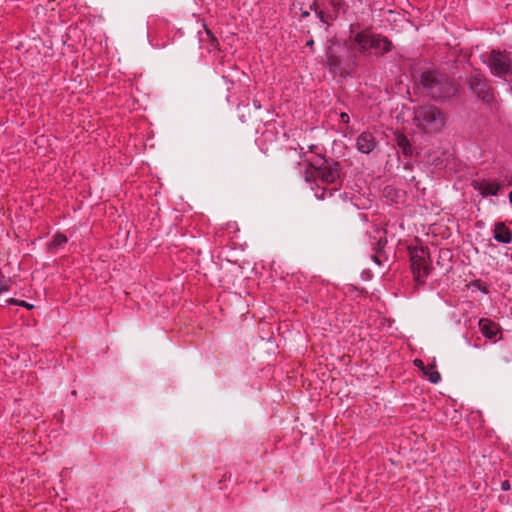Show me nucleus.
I'll list each match as a JSON object with an SVG mask.
<instances>
[{
    "instance_id": "obj_13",
    "label": "nucleus",
    "mask_w": 512,
    "mask_h": 512,
    "mask_svg": "<svg viewBox=\"0 0 512 512\" xmlns=\"http://www.w3.org/2000/svg\"><path fill=\"white\" fill-rule=\"evenodd\" d=\"M67 242L68 238L64 234L57 233L53 236L52 241L48 245L49 250L52 253H56L58 250L62 249Z\"/></svg>"
},
{
    "instance_id": "obj_2",
    "label": "nucleus",
    "mask_w": 512,
    "mask_h": 512,
    "mask_svg": "<svg viewBox=\"0 0 512 512\" xmlns=\"http://www.w3.org/2000/svg\"><path fill=\"white\" fill-rule=\"evenodd\" d=\"M350 40L358 47L361 54H373L380 57L393 49V44L387 37L369 30L352 34Z\"/></svg>"
},
{
    "instance_id": "obj_10",
    "label": "nucleus",
    "mask_w": 512,
    "mask_h": 512,
    "mask_svg": "<svg viewBox=\"0 0 512 512\" xmlns=\"http://www.w3.org/2000/svg\"><path fill=\"white\" fill-rule=\"evenodd\" d=\"M377 146L374 135L369 131L362 132L356 139V148L360 153L369 154Z\"/></svg>"
},
{
    "instance_id": "obj_19",
    "label": "nucleus",
    "mask_w": 512,
    "mask_h": 512,
    "mask_svg": "<svg viewBox=\"0 0 512 512\" xmlns=\"http://www.w3.org/2000/svg\"><path fill=\"white\" fill-rule=\"evenodd\" d=\"M8 289H9V288H8L7 283H6V282H4V281H1V282H0V294H2V293H4V292L8 291Z\"/></svg>"
},
{
    "instance_id": "obj_15",
    "label": "nucleus",
    "mask_w": 512,
    "mask_h": 512,
    "mask_svg": "<svg viewBox=\"0 0 512 512\" xmlns=\"http://www.w3.org/2000/svg\"><path fill=\"white\" fill-rule=\"evenodd\" d=\"M425 375L428 376L429 381L433 384H437L441 380L440 373L433 370V368H430L429 371H425Z\"/></svg>"
},
{
    "instance_id": "obj_11",
    "label": "nucleus",
    "mask_w": 512,
    "mask_h": 512,
    "mask_svg": "<svg viewBox=\"0 0 512 512\" xmlns=\"http://www.w3.org/2000/svg\"><path fill=\"white\" fill-rule=\"evenodd\" d=\"M478 325L482 335L490 340L495 339L500 332L499 325L487 318L480 319Z\"/></svg>"
},
{
    "instance_id": "obj_1",
    "label": "nucleus",
    "mask_w": 512,
    "mask_h": 512,
    "mask_svg": "<svg viewBox=\"0 0 512 512\" xmlns=\"http://www.w3.org/2000/svg\"><path fill=\"white\" fill-rule=\"evenodd\" d=\"M342 168L339 162L322 159L319 166L308 165L304 171V179L315 191L318 200L332 196L342 185Z\"/></svg>"
},
{
    "instance_id": "obj_26",
    "label": "nucleus",
    "mask_w": 512,
    "mask_h": 512,
    "mask_svg": "<svg viewBox=\"0 0 512 512\" xmlns=\"http://www.w3.org/2000/svg\"><path fill=\"white\" fill-rule=\"evenodd\" d=\"M509 201H510V203L512 205V191L509 193Z\"/></svg>"
},
{
    "instance_id": "obj_3",
    "label": "nucleus",
    "mask_w": 512,
    "mask_h": 512,
    "mask_svg": "<svg viewBox=\"0 0 512 512\" xmlns=\"http://www.w3.org/2000/svg\"><path fill=\"white\" fill-rule=\"evenodd\" d=\"M413 122L424 133H436L445 126L446 116L434 105H420L414 109Z\"/></svg>"
},
{
    "instance_id": "obj_16",
    "label": "nucleus",
    "mask_w": 512,
    "mask_h": 512,
    "mask_svg": "<svg viewBox=\"0 0 512 512\" xmlns=\"http://www.w3.org/2000/svg\"><path fill=\"white\" fill-rule=\"evenodd\" d=\"M6 302H7V304H14V305L25 307L28 310H31V309L34 308L33 304H29V303H27V302H25L23 300H16L14 298L8 299Z\"/></svg>"
},
{
    "instance_id": "obj_22",
    "label": "nucleus",
    "mask_w": 512,
    "mask_h": 512,
    "mask_svg": "<svg viewBox=\"0 0 512 512\" xmlns=\"http://www.w3.org/2000/svg\"><path fill=\"white\" fill-rule=\"evenodd\" d=\"M253 106H254V108H255V109H257V110H258V109H260V108H261L260 101H258V100H256V99H255V100H253Z\"/></svg>"
},
{
    "instance_id": "obj_17",
    "label": "nucleus",
    "mask_w": 512,
    "mask_h": 512,
    "mask_svg": "<svg viewBox=\"0 0 512 512\" xmlns=\"http://www.w3.org/2000/svg\"><path fill=\"white\" fill-rule=\"evenodd\" d=\"M502 183H503V186L504 185L512 186V175H508V174L505 175Z\"/></svg>"
},
{
    "instance_id": "obj_21",
    "label": "nucleus",
    "mask_w": 512,
    "mask_h": 512,
    "mask_svg": "<svg viewBox=\"0 0 512 512\" xmlns=\"http://www.w3.org/2000/svg\"><path fill=\"white\" fill-rule=\"evenodd\" d=\"M464 340L468 346H471L473 348H479V346L477 344H473V342H471L467 336H464Z\"/></svg>"
},
{
    "instance_id": "obj_4",
    "label": "nucleus",
    "mask_w": 512,
    "mask_h": 512,
    "mask_svg": "<svg viewBox=\"0 0 512 512\" xmlns=\"http://www.w3.org/2000/svg\"><path fill=\"white\" fill-rule=\"evenodd\" d=\"M421 84L427 95L433 99L448 98L456 93L453 82L434 71L424 72L421 76Z\"/></svg>"
},
{
    "instance_id": "obj_6",
    "label": "nucleus",
    "mask_w": 512,
    "mask_h": 512,
    "mask_svg": "<svg viewBox=\"0 0 512 512\" xmlns=\"http://www.w3.org/2000/svg\"><path fill=\"white\" fill-rule=\"evenodd\" d=\"M409 254L414 278L418 283H423L431 270L429 250L427 247H414Z\"/></svg>"
},
{
    "instance_id": "obj_24",
    "label": "nucleus",
    "mask_w": 512,
    "mask_h": 512,
    "mask_svg": "<svg viewBox=\"0 0 512 512\" xmlns=\"http://www.w3.org/2000/svg\"><path fill=\"white\" fill-rule=\"evenodd\" d=\"M313 44H314V41H313V40H309V41L307 42V46H313Z\"/></svg>"
},
{
    "instance_id": "obj_23",
    "label": "nucleus",
    "mask_w": 512,
    "mask_h": 512,
    "mask_svg": "<svg viewBox=\"0 0 512 512\" xmlns=\"http://www.w3.org/2000/svg\"><path fill=\"white\" fill-rule=\"evenodd\" d=\"M372 259H373V260H374V262H376L378 265H380V264H381V262H380V260H379V256H377V255H373V256H372Z\"/></svg>"
},
{
    "instance_id": "obj_9",
    "label": "nucleus",
    "mask_w": 512,
    "mask_h": 512,
    "mask_svg": "<svg viewBox=\"0 0 512 512\" xmlns=\"http://www.w3.org/2000/svg\"><path fill=\"white\" fill-rule=\"evenodd\" d=\"M471 185L482 197L497 196L499 190L503 187L501 181L491 177L476 178L472 181Z\"/></svg>"
},
{
    "instance_id": "obj_5",
    "label": "nucleus",
    "mask_w": 512,
    "mask_h": 512,
    "mask_svg": "<svg viewBox=\"0 0 512 512\" xmlns=\"http://www.w3.org/2000/svg\"><path fill=\"white\" fill-rule=\"evenodd\" d=\"M483 62L487 65L491 75L504 81L512 79V55L510 53L493 49L483 56Z\"/></svg>"
},
{
    "instance_id": "obj_8",
    "label": "nucleus",
    "mask_w": 512,
    "mask_h": 512,
    "mask_svg": "<svg viewBox=\"0 0 512 512\" xmlns=\"http://www.w3.org/2000/svg\"><path fill=\"white\" fill-rule=\"evenodd\" d=\"M469 88L486 103H491L494 100L493 92L488 84L486 77L475 71L472 73L468 80Z\"/></svg>"
},
{
    "instance_id": "obj_7",
    "label": "nucleus",
    "mask_w": 512,
    "mask_h": 512,
    "mask_svg": "<svg viewBox=\"0 0 512 512\" xmlns=\"http://www.w3.org/2000/svg\"><path fill=\"white\" fill-rule=\"evenodd\" d=\"M355 54L347 52L345 56L337 53L336 47L331 46L327 50V63L334 73L345 77L350 75L355 68Z\"/></svg>"
},
{
    "instance_id": "obj_20",
    "label": "nucleus",
    "mask_w": 512,
    "mask_h": 512,
    "mask_svg": "<svg viewBox=\"0 0 512 512\" xmlns=\"http://www.w3.org/2000/svg\"><path fill=\"white\" fill-rule=\"evenodd\" d=\"M510 487H511V486H510V483H509V481H508V480H505V481H503V482L501 483V489H502L503 491H508V490L510 489Z\"/></svg>"
},
{
    "instance_id": "obj_12",
    "label": "nucleus",
    "mask_w": 512,
    "mask_h": 512,
    "mask_svg": "<svg viewBox=\"0 0 512 512\" xmlns=\"http://www.w3.org/2000/svg\"><path fill=\"white\" fill-rule=\"evenodd\" d=\"M493 237L499 243L509 244L512 241V232L503 222H496Z\"/></svg>"
},
{
    "instance_id": "obj_25",
    "label": "nucleus",
    "mask_w": 512,
    "mask_h": 512,
    "mask_svg": "<svg viewBox=\"0 0 512 512\" xmlns=\"http://www.w3.org/2000/svg\"><path fill=\"white\" fill-rule=\"evenodd\" d=\"M415 364H416L417 366H419V365H421V364H422V361H421V360H415Z\"/></svg>"
},
{
    "instance_id": "obj_14",
    "label": "nucleus",
    "mask_w": 512,
    "mask_h": 512,
    "mask_svg": "<svg viewBox=\"0 0 512 512\" xmlns=\"http://www.w3.org/2000/svg\"><path fill=\"white\" fill-rule=\"evenodd\" d=\"M397 145L404 155H410L412 153V146L404 135L397 137Z\"/></svg>"
},
{
    "instance_id": "obj_18",
    "label": "nucleus",
    "mask_w": 512,
    "mask_h": 512,
    "mask_svg": "<svg viewBox=\"0 0 512 512\" xmlns=\"http://www.w3.org/2000/svg\"><path fill=\"white\" fill-rule=\"evenodd\" d=\"M340 118H341V121L344 123V124H348L349 121H350V118H349V115L345 112H342L340 114Z\"/></svg>"
}]
</instances>
